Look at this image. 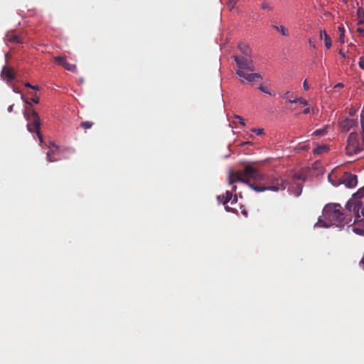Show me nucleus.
<instances>
[{"mask_svg": "<svg viewBox=\"0 0 364 364\" xmlns=\"http://www.w3.org/2000/svg\"><path fill=\"white\" fill-rule=\"evenodd\" d=\"M236 182L246 183L256 192L284 191L289 184L288 181L281 176H269L266 178L257 168L251 166H246L242 171L230 172V185Z\"/></svg>", "mask_w": 364, "mask_h": 364, "instance_id": "nucleus-1", "label": "nucleus"}, {"mask_svg": "<svg viewBox=\"0 0 364 364\" xmlns=\"http://www.w3.org/2000/svg\"><path fill=\"white\" fill-rule=\"evenodd\" d=\"M346 207L349 212L354 213L355 223L360 220V217L364 218V187L353 195Z\"/></svg>", "mask_w": 364, "mask_h": 364, "instance_id": "nucleus-2", "label": "nucleus"}, {"mask_svg": "<svg viewBox=\"0 0 364 364\" xmlns=\"http://www.w3.org/2000/svg\"><path fill=\"white\" fill-rule=\"evenodd\" d=\"M21 99L28 106L26 108L23 115L24 117L28 121L27 124V129L31 133H37L40 132L41 129V119L38 114L32 108V105L27 100H25L23 96Z\"/></svg>", "mask_w": 364, "mask_h": 364, "instance_id": "nucleus-3", "label": "nucleus"}, {"mask_svg": "<svg viewBox=\"0 0 364 364\" xmlns=\"http://www.w3.org/2000/svg\"><path fill=\"white\" fill-rule=\"evenodd\" d=\"M364 149V128L363 129L362 141H359V135L356 132H351L348 139L346 147V154L349 156L357 154Z\"/></svg>", "mask_w": 364, "mask_h": 364, "instance_id": "nucleus-4", "label": "nucleus"}, {"mask_svg": "<svg viewBox=\"0 0 364 364\" xmlns=\"http://www.w3.org/2000/svg\"><path fill=\"white\" fill-rule=\"evenodd\" d=\"M325 218L329 220L342 223L344 221V215L339 204H328L323 209Z\"/></svg>", "mask_w": 364, "mask_h": 364, "instance_id": "nucleus-5", "label": "nucleus"}, {"mask_svg": "<svg viewBox=\"0 0 364 364\" xmlns=\"http://www.w3.org/2000/svg\"><path fill=\"white\" fill-rule=\"evenodd\" d=\"M235 61L236 62L238 70H247L249 71H254L255 67L253 60L251 56H235Z\"/></svg>", "mask_w": 364, "mask_h": 364, "instance_id": "nucleus-6", "label": "nucleus"}, {"mask_svg": "<svg viewBox=\"0 0 364 364\" xmlns=\"http://www.w3.org/2000/svg\"><path fill=\"white\" fill-rule=\"evenodd\" d=\"M342 183L348 188H353L356 186L358 183V177L355 174H353L349 172H345L341 178Z\"/></svg>", "mask_w": 364, "mask_h": 364, "instance_id": "nucleus-7", "label": "nucleus"}, {"mask_svg": "<svg viewBox=\"0 0 364 364\" xmlns=\"http://www.w3.org/2000/svg\"><path fill=\"white\" fill-rule=\"evenodd\" d=\"M236 74L240 77V81L244 82L246 80L248 82H253L256 78L262 79V77L259 73H246L245 71L241 70H237Z\"/></svg>", "mask_w": 364, "mask_h": 364, "instance_id": "nucleus-8", "label": "nucleus"}, {"mask_svg": "<svg viewBox=\"0 0 364 364\" xmlns=\"http://www.w3.org/2000/svg\"><path fill=\"white\" fill-rule=\"evenodd\" d=\"M357 124V120L346 118L340 122V127L343 132H348L351 128L356 126Z\"/></svg>", "mask_w": 364, "mask_h": 364, "instance_id": "nucleus-9", "label": "nucleus"}, {"mask_svg": "<svg viewBox=\"0 0 364 364\" xmlns=\"http://www.w3.org/2000/svg\"><path fill=\"white\" fill-rule=\"evenodd\" d=\"M1 75L8 82H11L15 78L14 70L10 67H4L1 71Z\"/></svg>", "mask_w": 364, "mask_h": 364, "instance_id": "nucleus-10", "label": "nucleus"}, {"mask_svg": "<svg viewBox=\"0 0 364 364\" xmlns=\"http://www.w3.org/2000/svg\"><path fill=\"white\" fill-rule=\"evenodd\" d=\"M236 189H237V186H232V188L231 191H227L225 192V196H224L223 197L220 196H218V197H217L218 200L219 201H221L224 205H227V203L228 202H230L232 198V191H236Z\"/></svg>", "mask_w": 364, "mask_h": 364, "instance_id": "nucleus-11", "label": "nucleus"}, {"mask_svg": "<svg viewBox=\"0 0 364 364\" xmlns=\"http://www.w3.org/2000/svg\"><path fill=\"white\" fill-rule=\"evenodd\" d=\"M238 49L242 53V56H251V49L248 45L240 43L238 45Z\"/></svg>", "mask_w": 364, "mask_h": 364, "instance_id": "nucleus-12", "label": "nucleus"}, {"mask_svg": "<svg viewBox=\"0 0 364 364\" xmlns=\"http://www.w3.org/2000/svg\"><path fill=\"white\" fill-rule=\"evenodd\" d=\"M60 150L53 149L50 151H48L46 154V158L48 162H55L58 160V159L54 158L53 155L56 154L59 152Z\"/></svg>", "mask_w": 364, "mask_h": 364, "instance_id": "nucleus-13", "label": "nucleus"}, {"mask_svg": "<svg viewBox=\"0 0 364 364\" xmlns=\"http://www.w3.org/2000/svg\"><path fill=\"white\" fill-rule=\"evenodd\" d=\"M338 41L340 43H345V28L343 26H340L338 28Z\"/></svg>", "mask_w": 364, "mask_h": 364, "instance_id": "nucleus-14", "label": "nucleus"}, {"mask_svg": "<svg viewBox=\"0 0 364 364\" xmlns=\"http://www.w3.org/2000/svg\"><path fill=\"white\" fill-rule=\"evenodd\" d=\"M324 34V42H325V47L327 49H329L332 46V41L330 36L326 33V31H323V33Z\"/></svg>", "mask_w": 364, "mask_h": 364, "instance_id": "nucleus-15", "label": "nucleus"}, {"mask_svg": "<svg viewBox=\"0 0 364 364\" xmlns=\"http://www.w3.org/2000/svg\"><path fill=\"white\" fill-rule=\"evenodd\" d=\"M272 27L276 29L277 31L280 32L284 36H289V31L287 28H285L284 26H276L273 25Z\"/></svg>", "mask_w": 364, "mask_h": 364, "instance_id": "nucleus-16", "label": "nucleus"}, {"mask_svg": "<svg viewBox=\"0 0 364 364\" xmlns=\"http://www.w3.org/2000/svg\"><path fill=\"white\" fill-rule=\"evenodd\" d=\"M8 41L11 43H23L21 38L19 37L18 36H16V35L8 36Z\"/></svg>", "mask_w": 364, "mask_h": 364, "instance_id": "nucleus-17", "label": "nucleus"}, {"mask_svg": "<svg viewBox=\"0 0 364 364\" xmlns=\"http://www.w3.org/2000/svg\"><path fill=\"white\" fill-rule=\"evenodd\" d=\"M55 61L60 65L64 66L65 63L67 62L66 58L65 56H56L54 57Z\"/></svg>", "mask_w": 364, "mask_h": 364, "instance_id": "nucleus-18", "label": "nucleus"}, {"mask_svg": "<svg viewBox=\"0 0 364 364\" xmlns=\"http://www.w3.org/2000/svg\"><path fill=\"white\" fill-rule=\"evenodd\" d=\"M63 68L65 69H66L67 70H69L70 72H73V73H76L77 72V67L74 64H70L68 62L65 63V65L63 66Z\"/></svg>", "mask_w": 364, "mask_h": 364, "instance_id": "nucleus-19", "label": "nucleus"}, {"mask_svg": "<svg viewBox=\"0 0 364 364\" xmlns=\"http://www.w3.org/2000/svg\"><path fill=\"white\" fill-rule=\"evenodd\" d=\"M303 186L301 183H296L295 185V190L293 191V193L295 196H299L302 193Z\"/></svg>", "mask_w": 364, "mask_h": 364, "instance_id": "nucleus-20", "label": "nucleus"}, {"mask_svg": "<svg viewBox=\"0 0 364 364\" xmlns=\"http://www.w3.org/2000/svg\"><path fill=\"white\" fill-rule=\"evenodd\" d=\"M297 102H299L301 105H305V106L308 105L307 101L305 99L302 98V97H298V98L294 99V100H289V103L290 104H294V103H297Z\"/></svg>", "mask_w": 364, "mask_h": 364, "instance_id": "nucleus-21", "label": "nucleus"}, {"mask_svg": "<svg viewBox=\"0 0 364 364\" xmlns=\"http://www.w3.org/2000/svg\"><path fill=\"white\" fill-rule=\"evenodd\" d=\"M261 9L267 11H272L274 8L267 1H264L261 4Z\"/></svg>", "mask_w": 364, "mask_h": 364, "instance_id": "nucleus-22", "label": "nucleus"}, {"mask_svg": "<svg viewBox=\"0 0 364 364\" xmlns=\"http://www.w3.org/2000/svg\"><path fill=\"white\" fill-rule=\"evenodd\" d=\"M93 125V123L92 122H89V121H85V122H82L80 123V127L82 128H83L84 129H90Z\"/></svg>", "mask_w": 364, "mask_h": 364, "instance_id": "nucleus-23", "label": "nucleus"}, {"mask_svg": "<svg viewBox=\"0 0 364 364\" xmlns=\"http://www.w3.org/2000/svg\"><path fill=\"white\" fill-rule=\"evenodd\" d=\"M326 150V146H316L314 150V154H322L323 151H325Z\"/></svg>", "mask_w": 364, "mask_h": 364, "instance_id": "nucleus-24", "label": "nucleus"}, {"mask_svg": "<svg viewBox=\"0 0 364 364\" xmlns=\"http://www.w3.org/2000/svg\"><path fill=\"white\" fill-rule=\"evenodd\" d=\"M234 118H235V120L233 122L234 123H237V122H238V123L241 124H242V125H243V126L245 124V120H244V119H243L242 117H240V116H239V115H235V116H234Z\"/></svg>", "mask_w": 364, "mask_h": 364, "instance_id": "nucleus-25", "label": "nucleus"}, {"mask_svg": "<svg viewBox=\"0 0 364 364\" xmlns=\"http://www.w3.org/2000/svg\"><path fill=\"white\" fill-rule=\"evenodd\" d=\"M358 67L364 71V55H361L358 59Z\"/></svg>", "mask_w": 364, "mask_h": 364, "instance_id": "nucleus-26", "label": "nucleus"}, {"mask_svg": "<svg viewBox=\"0 0 364 364\" xmlns=\"http://www.w3.org/2000/svg\"><path fill=\"white\" fill-rule=\"evenodd\" d=\"M358 17H359L358 24L364 23V14H361V11L360 10H358Z\"/></svg>", "mask_w": 364, "mask_h": 364, "instance_id": "nucleus-27", "label": "nucleus"}, {"mask_svg": "<svg viewBox=\"0 0 364 364\" xmlns=\"http://www.w3.org/2000/svg\"><path fill=\"white\" fill-rule=\"evenodd\" d=\"M294 178L295 179H298V180H302V181L305 180V176L303 175L302 173H294Z\"/></svg>", "mask_w": 364, "mask_h": 364, "instance_id": "nucleus-28", "label": "nucleus"}, {"mask_svg": "<svg viewBox=\"0 0 364 364\" xmlns=\"http://www.w3.org/2000/svg\"><path fill=\"white\" fill-rule=\"evenodd\" d=\"M259 90L264 92V93H267V94H269L270 95H272V93L269 91L268 88L267 87H264V86H262V85H260L259 87Z\"/></svg>", "mask_w": 364, "mask_h": 364, "instance_id": "nucleus-29", "label": "nucleus"}, {"mask_svg": "<svg viewBox=\"0 0 364 364\" xmlns=\"http://www.w3.org/2000/svg\"><path fill=\"white\" fill-rule=\"evenodd\" d=\"M48 148H54V149L60 150V147L55 144L54 141H50L48 145Z\"/></svg>", "mask_w": 364, "mask_h": 364, "instance_id": "nucleus-30", "label": "nucleus"}, {"mask_svg": "<svg viewBox=\"0 0 364 364\" xmlns=\"http://www.w3.org/2000/svg\"><path fill=\"white\" fill-rule=\"evenodd\" d=\"M252 132L255 133L257 135H262L264 133V129L254 128L252 129Z\"/></svg>", "mask_w": 364, "mask_h": 364, "instance_id": "nucleus-31", "label": "nucleus"}, {"mask_svg": "<svg viewBox=\"0 0 364 364\" xmlns=\"http://www.w3.org/2000/svg\"><path fill=\"white\" fill-rule=\"evenodd\" d=\"M36 135H37V136H38V139H39L40 144H41V146H43V144L44 141H43V136H42V134H41V132H37V133H36Z\"/></svg>", "mask_w": 364, "mask_h": 364, "instance_id": "nucleus-32", "label": "nucleus"}, {"mask_svg": "<svg viewBox=\"0 0 364 364\" xmlns=\"http://www.w3.org/2000/svg\"><path fill=\"white\" fill-rule=\"evenodd\" d=\"M324 132V129H317L314 132V134L316 136H320L323 134Z\"/></svg>", "mask_w": 364, "mask_h": 364, "instance_id": "nucleus-33", "label": "nucleus"}, {"mask_svg": "<svg viewBox=\"0 0 364 364\" xmlns=\"http://www.w3.org/2000/svg\"><path fill=\"white\" fill-rule=\"evenodd\" d=\"M31 100L33 103H36V104L39 103V97L36 95L33 96V97L31 98Z\"/></svg>", "mask_w": 364, "mask_h": 364, "instance_id": "nucleus-34", "label": "nucleus"}, {"mask_svg": "<svg viewBox=\"0 0 364 364\" xmlns=\"http://www.w3.org/2000/svg\"><path fill=\"white\" fill-rule=\"evenodd\" d=\"M357 31L361 37H364V28H358Z\"/></svg>", "mask_w": 364, "mask_h": 364, "instance_id": "nucleus-35", "label": "nucleus"}, {"mask_svg": "<svg viewBox=\"0 0 364 364\" xmlns=\"http://www.w3.org/2000/svg\"><path fill=\"white\" fill-rule=\"evenodd\" d=\"M303 87L305 90H308L309 89V86L308 85L307 80H305L303 83Z\"/></svg>", "mask_w": 364, "mask_h": 364, "instance_id": "nucleus-36", "label": "nucleus"}, {"mask_svg": "<svg viewBox=\"0 0 364 364\" xmlns=\"http://www.w3.org/2000/svg\"><path fill=\"white\" fill-rule=\"evenodd\" d=\"M290 92L289 91H287L284 95L283 96V98L285 99V100H288L289 101V100H291L290 97H289V95H290Z\"/></svg>", "mask_w": 364, "mask_h": 364, "instance_id": "nucleus-37", "label": "nucleus"}, {"mask_svg": "<svg viewBox=\"0 0 364 364\" xmlns=\"http://www.w3.org/2000/svg\"><path fill=\"white\" fill-rule=\"evenodd\" d=\"M308 43L311 47L314 48H316V44L311 39H309Z\"/></svg>", "mask_w": 364, "mask_h": 364, "instance_id": "nucleus-38", "label": "nucleus"}, {"mask_svg": "<svg viewBox=\"0 0 364 364\" xmlns=\"http://www.w3.org/2000/svg\"><path fill=\"white\" fill-rule=\"evenodd\" d=\"M225 208L228 212L235 213V210L234 209H232V208H230L229 206H228L226 205H225Z\"/></svg>", "mask_w": 364, "mask_h": 364, "instance_id": "nucleus-39", "label": "nucleus"}, {"mask_svg": "<svg viewBox=\"0 0 364 364\" xmlns=\"http://www.w3.org/2000/svg\"><path fill=\"white\" fill-rule=\"evenodd\" d=\"M237 195L235 194L232 198V200L231 202L232 204L235 203H237Z\"/></svg>", "mask_w": 364, "mask_h": 364, "instance_id": "nucleus-40", "label": "nucleus"}, {"mask_svg": "<svg viewBox=\"0 0 364 364\" xmlns=\"http://www.w3.org/2000/svg\"><path fill=\"white\" fill-rule=\"evenodd\" d=\"M338 53L340 55H341L343 58H346L345 53L342 51V50H339Z\"/></svg>", "mask_w": 364, "mask_h": 364, "instance_id": "nucleus-41", "label": "nucleus"}, {"mask_svg": "<svg viewBox=\"0 0 364 364\" xmlns=\"http://www.w3.org/2000/svg\"><path fill=\"white\" fill-rule=\"evenodd\" d=\"M309 112H310V108H309V107H307V108H306V109L304 110V112H304V114H309Z\"/></svg>", "mask_w": 364, "mask_h": 364, "instance_id": "nucleus-42", "label": "nucleus"}, {"mask_svg": "<svg viewBox=\"0 0 364 364\" xmlns=\"http://www.w3.org/2000/svg\"><path fill=\"white\" fill-rule=\"evenodd\" d=\"M25 86H26V87H28V88H31V89H32V87H33V85H31L29 82H26V83H25Z\"/></svg>", "mask_w": 364, "mask_h": 364, "instance_id": "nucleus-43", "label": "nucleus"}, {"mask_svg": "<svg viewBox=\"0 0 364 364\" xmlns=\"http://www.w3.org/2000/svg\"><path fill=\"white\" fill-rule=\"evenodd\" d=\"M32 89L34 90H40V87L38 85H33Z\"/></svg>", "mask_w": 364, "mask_h": 364, "instance_id": "nucleus-44", "label": "nucleus"}, {"mask_svg": "<svg viewBox=\"0 0 364 364\" xmlns=\"http://www.w3.org/2000/svg\"><path fill=\"white\" fill-rule=\"evenodd\" d=\"M13 109H14V105H10V106L9 107V108H8V111H9V112H13Z\"/></svg>", "mask_w": 364, "mask_h": 364, "instance_id": "nucleus-45", "label": "nucleus"}, {"mask_svg": "<svg viewBox=\"0 0 364 364\" xmlns=\"http://www.w3.org/2000/svg\"><path fill=\"white\" fill-rule=\"evenodd\" d=\"M237 1H238V0H230V4H232V7H233V6H234V5L237 3Z\"/></svg>", "mask_w": 364, "mask_h": 364, "instance_id": "nucleus-46", "label": "nucleus"}, {"mask_svg": "<svg viewBox=\"0 0 364 364\" xmlns=\"http://www.w3.org/2000/svg\"><path fill=\"white\" fill-rule=\"evenodd\" d=\"M323 31L324 30H321V31H320V38L321 39H323V38L324 39V34L322 33Z\"/></svg>", "mask_w": 364, "mask_h": 364, "instance_id": "nucleus-47", "label": "nucleus"}, {"mask_svg": "<svg viewBox=\"0 0 364 364\" xmlns=\"http://www.w3.org/2000/svg\"><path fill=\"white\" fill-rule=\"evenodd\" d=\"M360 264H361V265H363L364 267V255H363V257L362 258V259L360 262Z\"/></svg>", "mask_w": 364, "mask_h": 364, "instance_id": "nucleus-48", "label": "nucleus"}, {"mask_svg": "<svg viewBox=\"0 0 364 364\" xmlns=\"http://www.w3.org/2000/svg\"><path fill=\"white\" fill-rule=\"evenodd\" d=\"M251 142L250 141H245L244 143H242V144H250Z\"/></svg>", "mask_w": 364, "mask_h": 364, "instance_id": "nucleus-49", "label": "nucleus"}, {"mask_svg": "<svg viewBox=\"0 0 364 364\" xmlns=\"http://www.w3.org/2000/svg\"><path fill=\"white\" fill-rule=\"evenodd\" d=\"M66 150H71L72 151H74V150L71 148H67Z\"/></svg>", "mask_w": 364, "mask_h": 364, "instance_id": "nucleus-50", "label": "nucleus"}, {"mask_svg": "<svg viewBox=\"0 0 364 364\" xmlns=\"http://www.w3.org/2000/svg\"><path fill=\"white\" fill-rule=\"evenodd\" d=\"M354 231H355V232H358V229H357V228H354Z\"/></svg>", "mask_w": 364, "mask_h": 364, "instance_id": "nucleus-51", "label": "nucleus"}]
</instances>
